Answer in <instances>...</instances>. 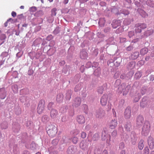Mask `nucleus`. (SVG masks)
Here are the masks:
<instances>
[{"label":"nucleus","mask_w":154,"mask_h":154,"mask_svg":"<svg viewBox=\"0 0 154 154\" xmlns=\"http://www.w3.org/2000/svg\"><path fill=\"white\" fill-rule=\"evenodd\" d=\"M144 122V118L143 117L140 115L138 116L136 120V125L138 126H141Z\"/></svg>","instance_id":"0eeeda50"},{"label":"nucleus","mask_w":154,"mask_h":154,"mask_svg":"<svg viewBox=\"0 0 154 154\" xmlns=\"http://www.w3.org/2000/svg\"><path fill=\"white\" fill-rule=\"evenodd\" d=\"M153 32V30L150 29L149 30H147L145 32V34H146L147 36L149 35L152 34Z\"/></svg>","instance_id":"a878e982"},{"label":"nucleus","mask_w":154,"mask_h":154,"mask_svg":"<svg viewBox=\"0 0 154 154\" xmlns=\"http://www.w3.org/2000/svg\"><path fill=\"white\" fill-rule=\"evenodd\" d=\"M139 99L140 98L139 97H138L137 98H136V99L134 100V101L135 102H137L139 100Z\"/></svg>","instance_id":"603ef678"},{"label":"nucleus","mask_w":154,"mask_h":154,"mask_svg":"<svg viewBox=\"0 0 154 154\" xmlns=\"http://www.w3.org/2000/svg\"><path fill=\"white\" fill-rule=\"evenodd\" d=\"M108 96L106 94H104L100 99V103L102 106H104L107 104Z\"/></svg>","instance_id":"1a4fd4ad"},{"label":"nucleus","mask_w":154,"mask_h":154,"mask_svg":"<svg viewBox=\"0 0 154 154\" xmlns=\"http://www.w3.org/2000/svg\"><path fill=\"white\" fill-rule=\"evenodd\" d=\"M8 52H3L2 53L1 55V57L2 58V59L8 55Z\"/></svg>","instance_id":"b1692460"},{"label":"nucleus","mask_w":154,"mask_h":154,"mask_svg":"<svg viewBox=\"0 0 154 154\" xmlns=\"http://www.w3.org/2000/svg\"><path fill=\"white\" fill-rule=\"evenodd\" d=\"M27 26V24H26V23L22 25V26L23 27H26Z\"/></svg>","instance_id":"4d7b16f0"},{"label":"nucleus","mask_w":154,"mask_h":154,"mask_svg":"<svg viewBox=\"0 0 154 154\" xmlns=\"http://www.w3.org/2000/svg\"><path fill=\"white\" fill-rule=\"evenodd\" d=\"M147 142L150 149H153L154 148V141L153 137L151 136L149 137Z\"/></svg>","instance_id":"6e6552de"},{"label":"nucleus","mask_w":154,"mask_h":154,"mask_svg":"<svg viewBox=\"0 0 154 154\" xmlns=\"http://www.w3.org/2000/svg\"><path fill=\"white\" fill-rule=\"evenodd\" d=\"M98 135L97 134H95L92 137V140L94 141H95L98 139Z\"/></svg>","instance_id":"2f4dec72"},{"label":"nucleus","mask_w":154,"mask_h":154,"mask_svg":"<svg viewBox=\"0 0 154 154\" xmlns=\"http://www.w3.org/2000/svg\"><path fill=\"white\" fill-rule=\"evenodd\" d=\"M48 117L47 116H43L42 118V120L45 122L48 120Z\"/></svg>","instance_id":"f704fd0d"},{"label":"nucleus","mask_w":154,"mask_h":154,"mask_svg":"<svg viewBox=\"0 0 154 154\" xmlns=\"http://www.w3.org/2000/svg\"><path fill=\"white\" fill-rule=\"evenodd\" d=\"M24 97H21L20 98V101L21 102H23V100L24 99Z\"/></svg>","instance_id":"09e8293b"},{"label":"nucleus","mask_w":154,"mask_h":154,"mask_svg":"<svg viewBox=\"0 0 154 154\" xmlns=\"http://www.w3.org/2000/svg\"><path fill=\"white\" fill-rule=\"evenodd\" d=\"M69 0H63V3L65 4H67Z\"/></svg>","instance_id":"8fccbe9b"},{"label":"nucleus","mask_w":154,"mask_h":154,"mask_svg":"<svg viewBox=\"0 0 154 154\" xmlns=\"http://www.w3.org/2000/svg\"><path fill=\"white\" fill-rule=\"evenodd\" d=\"M133 48L132 46H130L127 47L126 50L128 51H130Z\"/></svg>","instance_id":"a19ab883"},{"label":"nucleus","mask_w":154,"mask_h":154,"mask_svg":"<svg viewBox=\"0 0 154 154\" xmlns=\"http://www.w3.org/2000/svg\"><path fill=\"white\" fill-rule=\"evenodd\" d=\"M12 20V19L11 18H9V19H8L7 21H8V22H9V21H10L11 20Z\"/></svg>","instance_id":"0e129e2a"},{"label":"nucleus","mask_w":154,"mask_h":154,"mask_svg":"<svg viewBox=\"0 0 154 154\" xmlns=\"http://www.w3.org/2000/svg\"><path fill=\"white\" fill-rule=\"evenodd\" d=\"M81 100L80 97H77L75 100L74 105L75 107L79 106L81 103Z\"/></svg>","instance_id":"dca6fc26"},{"label":"nucleus","mask_w":154,"mask_h":154,"mask_svg":"<svg viewBox=\"0 0 154 154\" xmlns=\"http://www.w3.org/2000/svg\"><path fill=\"white\" fill-rule=\"evenodd\" d=\"M150 154H154V151H152L151 152Z\"/></svg>","instance_id":"69168bd1"},{"label":"nucleus","mask_w":154,"mask_h":154,"mask_svg":"<svg viewBox=\"0 0 154 154\" xmlns=\"http://www.w3.org/2000/svg\"><path fill=\"white\" fill-rule=\"evenodd\" d=\"M47 132L50 137H54L57 132V128L54 125H51L47 128Z\"/></svg>","instance_id":"f03ea898"},{"label":"nucleus","mask_w":154,"mask_h":154,"mask_svg":"<svg viewBox=\"0 0 154 154\" xmlns=\"http://www.w3.org/2000/svg\"><path fill=\"white\" fill-rule=\"evenodd\" d=\"M63 96L62 94H59L57 96L56 100L58 102H60L62 100Z\"/></svg>","instance_id":"393cba45"},{"label":"nucleus","mask_w":154,"mask_h":154,"mask_svg":"<svg viewBox=\"0 0 154 154\" xmlns=\"http://www.w3.org/2000/svg\"><path fill=\"white\" fill-rule=\"evenodd\" d=\"M18 18L19 19H21L23 18V15L21 14L18 15Z\"/></svg>","instance_id":"c03bdc74"},{"label":"nucleus","mask_w":154,"mask_h":154,"mask_svg":"<svg viewBox=\"0 0 154 154\" xmlns=\"http://www.w3.org/2000/svg\"><path fill=\"white\" fill-rule=\"evenodd\" d=\"M58 114V112L55 109H52L50 113V115L51 117L52 118H56V116Z\"/></svg>","instance_id":"4468645a"},{"label":"nucleus","mask_w":154,"mask_h":154,"mask_svg":"<svg viewBox=\"0 0 154 154\" xmlns=\"http://www.w3.org/2000/svg\"><path fill=\"white\" fill-rule=\"evenodd\" d=\"M23 154H29V153L28 151H25Z\"/></svg>","instance_id":"6e6d98bb"},{"label":"nucleus","mask_w":154,"mask_h":154,"mask_svg":"<svg viewBox=\"0 0 154 154\" xmlns=\"http://www.w3.org/2000/svg\"><path fill=\"white\" fill-rule=\"evenodd\" d=\"M109 106V107H108V109H109V110L111 109V107L110 106Z\"/></svg>","instance_id":"338daca9"},{"label":"nucleus","mask_w":154,"mask_h":154,"mask_svg":"<svg viewBox=\"0 0 154 154\" xmlns=\"http://www.w3.org/2000/svg\"><path fill=\"white\" fill-rule=\"evenodd\" d=\"M67 153L68 154H72V149H68L67 150Z\"/></svg>","instance_id":"58836bf2"},{"label":"nucleus","mask_w":154,"mask_h":154,"mask_svg":"<svg viewBox=\"0 0 154 154\" xmlns=\"http://www.w3.org/2000/svg\"><path fill=\"white\" fill-rule=\"evenodd\" d=\"M56 11H57V9L55 8H53L52 9V10H51V15L52 16H56Z\"/></svg>","instance_id":"cd10ccee"},{"label":"nucleus","mask_w":154,"mask_h":154,"mask_svg":"<svg viewBox=\"0 0 154 154\" xmlns=\"http://www.w3.org/2000/svg\"><path fill=\"white\" fill-rule=\"evenodd\" d=\"M8 22L7 21L5 23H4V25L5 27H7L8 26Z\"/></svg>","instance_id":"864d4df0"},{"label":"nucleus","mask_w":154,"mask_h":154,"mask_svg":"<svg viewBox=\"0 0 154 154\" xmlns=\"http://www.w3.org/2000/svg\"><path fill=\"white\" fill-rule=\"evenodd\" d=\"M105 114L104 111L102 109H100L97 111L95 115L96 117L101 118L105 116Z\"/></svg>","instance_id":"423d86ee"},{"label":"nucleus","mask_w":154,"mask_h":154,"mask_svg":"<svg viewBox=\"0 0 154 154\" xmlns=\"http://www.w3.org/2000/svg\"><path fill=\"white\" fill-rule=\"evenodd\" d=\"M112 25V27L115 29L120 25V21L115 20L113 21Z\"/></svg>","instance_id":"2eb2a0df"},{"label":"nucleus","mask_w":154,"mask_h":154,"mask_svg":"<svg viewBox=\"0 0 154 154\" xmlns=\"http://www.w3.org/2000/svg\"><path fill=\"white\" fill-rule=\"evenodd\" d=\"M116 134H117V132L115 131H113L112 134V136H116Z\"/></svg>","instance_id":"a18cd8bd"},{"label":"nucleus","mask_w":154,"mask_h":154,"mask_svg":"<svg viewBox=\"0 0 154 154\" xmlns=\"http://www.w3.org/2000/svg\"><path fill=\"white\" fill-rule=\"evenodd\" d=\"M148 102L147 101H142L140 103V106L143 108L146 107L147 106V103Z\"/></svg>","instance_id":"4be33fe9"},{"label":"nucleus","mask_w":154,"mask_h":154,"mask_svg":"<svg viewBox=\"0 0 154 154\" xmlns=\"http://www.w3.org/2000/svg\"><path fill=\"white\" fill-rule=\"evenodd\" d=\"M31 146H32V147L34 146V147L35 148V146H36V145H35V143H32L31 144Z\"/></svg>","instance_id":"13d9d810"},{"label":"nucleus","mask_w":154,"mask_h":154,"mask_svg":"<svg viewBox=\"0 0 154 154\" xmlns=\"http://www.w3.org/2000/svg\"><path fill=\"white\" fill-rule=\"evenodd\" d=\"M6 92L4 88L0 89V98L2 99H5L6 97Z\"/></svg>","instance_id":"ddd939ff"},{"label":"nucleus","mask_w":154,"mask_h":154,"mask_svg":"<svg viewBox=\"0 0 154 154\" xmlns=\"http://www.w3.org/2000/svg\"><path fill=\"white\" fill-rule=\"evenodd\" d=\"M80 57L82 59H85L87 57V53L85 51H82L80 52Z\"/></svg>","instance_id":"aec40b11"},{"label":"nucleus","mask_w":154,"mask_h":154,"mask_svg":"<svg viewBox=\"0 0 154 154\" xmlns=\"http://www.w3.org/2000/svg\"><path fill=\"white\" fill-rule=\"evenodd\" d=\"M76 120L79 124H83L85 122V118L84 116L82 115L78 116L76 118Z\"/></svg>","instance_id":"9d476101"},{"label":"nucleus","mask_w":154,"mask_h":154,"mask_svg":"<svg viewBox=\"0 0 154 154\" xmlns=\"http://www.w3.org/2000/svg\"><path fill=\"white\" fill-rule=\"evenodd\" d=\"M125 145L123 142L119 144V148L121 149H122L124 147Z\"/></svg>","instance_id":"4c0bfd02"},{"label":"nucleus","mask_w":154,"mask_h":154,"mask_svg":"<svg viewBox=\"0 0 154 154\" xmlns=\"http://www.w3.org/2000/svg\"><path fill=\"white\" fill-rule=\"evenodd\" d=\"M102 154H108L107 151L106 150H104Z\"/></svg>","instance_id":"3c124183"},{"label":"nucleus","mask_w":154,"mask_h":154,"mask_svg":"<svg viewBox=\"0 0 154 154\" xmlns=\"http://www.w3.org/2000/svg\"><path fill=\"white\" fill-rule=\"evenodd\" d=\"M128 125H126V128H130L131 127V125H129V126H127H127H128Z\"/></svg>","instance_id":"680f3d73"},{"label":"nucleus","mask_w":154,"mask_h":154,"mask_svg":"<svg viewBox=\"0 0 154 154\" xmlns=\"http://www.w3.org/2000/svg\"><path fill=\"white\" fill-rule=\"evenodd\" d=\"M130 88V85H128L126 86L125 84H123L119 86L118 89L121 92H123V95H125L129 91Z\"/></svg>","instance_id":"7ed1b4c3"},{"label":"nucleus","mask_w":154,"mask_h":154,"mask_svg":"<svg viewBox=\"0 0 154 154\" xmlns=\"http://www.w3.org/2000/svg\"><path fill=\"white\" fill-rule=\"evenodd\" d=\"M80 89L79 88H78V86H76L74 90L75 91H77L78 90Z\"/></svg>","instance_id":"49530a36"},{"label":"nucleus","mask_w":154,"mask_h":154,"mask_svg":"<svg viewBox=\"0 0 154 154\" xmlns=\"http://www.w3.org/2000/svg\"><path fill=\"white\" fill-rule=\"evenodd\" d=\"M141 75H142L141 73L140 72H136L135 74V77L137 79H139L141 76Z\"/></svg>","instance_id":"bb28decb"},{"label":"nucleus","mask_w":154,"mask_h":154,"mask_svg":"<svg viewBox=\"0 0 154 154\" xmlns=\"http://www.w3.org/2000/svg\"><path fill=\"white\" fill-rule=\"evenodd\" d=\"M151 125L148 121H146L144 124L142 128L141 134L143 135L147 136L149 132Z\"/></svg>","instance_id":"f257e3e1"},{"label":"nucleus","mask_w":154,"mask_h":154,"mask_svg":"<svg viewBox=\"0 0 154 154\" xmlns=\"http://www.w3.org/2000/svg\"><path fill=\"white\" fill-rule=\"evenodd\" d=\"M148 52V49L146 48H144L142 49L140 51L141 54L144 55L146 54Z\"/></svg>","instance_id":"5701e85b"},{"label":"nucleus","mask_w":154,"mask_h":154,"mask_svg":"<svg viewBox=\"0 0 154 154\" xmlns=\"http://www.w3.org/2000/svg\"><path fill=\"white\" fill-rule=\"evenodd\" d=\"M139 53L138 52H135L133 53L131 56V58L132 60H135L138 58L139 56Z\"/></svg>","instance_id":"a211bd4d"},{"label":"nucleus","mask_w":154,"mask_h":154,"mask_svg":"<svg viewBox=\"0 0 154 154\" xmlns=\"http://www.w3.org/2000/svg\"><path fill=\"white\" fill-rule=\"evenodd\" d=\"M108 137L109 138V140H107L106 143L108 144H110V139H111V136L110 135H108Z\"/></svg>","instance_id":"ea45409f"},{"label":"nucleus","mask_w":154,"mask_h":154,"mask_svg":"<svg viewBox=\"0 0 154 154\" xmlns=\"http://www.w3.org/2000/svg\"><path fill=\"white\" fill-rule=\"evenodd\" d=\"M31 9H33V10L35 11L36 10V7H32L31 8Z\"/></svg>","instance_id":"bf43d9fd"},{"label":"nucleus","mask_w":154,"mask_h":154,"mask_svg":"<svg viewBox=\"0 0 154 154\" xmlns=\"http://www.w3.org/2000/svg\"><path fill=\"white\" fill-rule=\"evenodd\" d=\"M149 150L148 147H146L143 150V154H149Z\"/></svg>","instance_id":"c85d7f7f"},{"label":"nucleus","mask_w":154,"mask_h":154,"mask_svg":"<svg viewBox=\"0 0 154 154\" xmlns=\"http://www.w3.org/2000/svg\"><path fill=\"white\" fill-rule=\"evenodd\" d=\"M103 88L102 86L99 87L98 89V92L100 94H102L103 93Z\"/></svg>","instance_id":"7c9ffc66"},{"label":"nucleus","mask_w":154,"mask_h":154,"mask_svg":"<svg viewBox=\"0 0 154 154\" xmlns=\"http://www.w3.org/2000/svg\"><path fill=\"white\" fill-rule=\"evenodd\" d=\"M45 102L43 100H40L38 105L37 107V112L39 114H41L45 109Z\"/></svg>","instance_id":"39448f33"},{"label":"nucleus","mask_w":154,"mask_h":154,"mask_svg":"<svg viewBox=\"0 0 154 154\" xmlns=\"http://www.w3.org/2000/svg\"><path fill=\"white\" fill-rule=\"evenodd\" d=\"M85 142L84 141H82L80 144V147L82 149H84L85 147V146L84 145Z\"/></svg>","instance_id":"c9c22d12"},{"label":"nucleus","mask_w":154,"mask_h":154,"mask_svg":"<svg viewBox=\"0 0 154 154\" xmlns=\"http://www.w3.org/2000/svg\"><path fill=\"white\" fill-rule=\"evenodd\" d=\"M11 15L13 17H15L16 16L17 14L15 12L13 11L11 13Z\"/></svg>","instance_id":"79ce46f5"},{"label":"nucleus","mask_w":154,"mask_h":154,"mask_svg":"<svg viewBox=\"0 0 154 154\" xmlns=\"http://www.w3.org/2000/svg\"><path fill=\"white\" fill-rule=\"evenodd\" d=\"M120 84V80H117L115 82V85H119Z\"/></svg>","instance_id":"37998d69"},{"label":"nucleus","mask_w":154,"mask_h":154,"mask_svg":"<svg viewBox=\"0 0 154 154\" xmlns=\"http://www.w3.org/2000/svg\"><path fill=\"white\" fill-rule=\"evenodd\" d=\"M20 8L21 9H23L24 8V6H21L20 7Z\"/></svg>","instance_id":"052dcab7"},{"label":"nucleus","mask_w":154,"mask_h":154,"mask_svg":"<svg viewBox=\"0 0 154 154\" xmlns=\"http://www.w3.org/2000/svg\"><path fill=\"white\" fill-rule=\"evenodd\" d=\"M144 140H140L139 141L138 145V148L139 149L142 150L143 149L144 147Z\"/></svg>","instance_id":"6ab92c4d"},{"label":"nucleus","mask_w":154,"mask_h":154,"mask_svg":"<svg viewBox=\"0 0 154 154\" xmlns=\"http://www.w3.org/2000/svg\"><path fill=\"white\" fill-rule=\"evenodd\" d=\"M118 124L117 122L116 119L112 120L109 124V128L111 129H114L116 127Z\"/></svg>","instance_id":"f8f14e48"},{"label":"nucleus","mask_w":154,"mask_h":154,"mask_svg":"<svg viewBox=\"0 0 154 154\" xmlns=\"http://www.w3.org/2000/svg\"><path fill=\"white\" fill-rule=\"evenodd\" d=\"M86 136H87V134L86 133H85L84 132H82L81 133V137L82 138H83V139L85 138L86 137Z\"/></svg>","instance_id":"72a5a7b5"},{"label":"nucleus","mask_w":154,"mask_h":154,"mask_svg":"<svg viewBox=\"0 0 154 154\" xmlns=\"http://www.w3.org/2000/svg\"><path fill=\"white\" fill-rule=\"evenodd\" d=\"M120 154H125V150H122Z\"/></svg>","instance_id":"5fc2aeb1"},{"label":"nucleus","mask_w":154,"mask_h":154,"mask_svg":"<svg viewBox=\"0 0 154 154\" xmlns=\"http://www.w3.org/2000/svg\"><path fill=\"white\" fill-rule=\"evenodd\" d=\"M134 35V32L133 31H130L129 32L128 36L129 38H131Z\"/></svg>","instance_id":"e433bc0d"},{"label":"nucleus","mask_w":154,"mask_h":154,"mask_svg":"<svg viewBox=\"0 0 154 154\" xmlns=\"http://www.w3.org/2000/svg\"><path fill=\"white\" fill-rule=\"evenodd\" d=\"M141 14V15L143 17H145L148 16V14L143 11H142Z\"/></svg>","instance_id":"473e14b6"},{"label":"nucleus","mask_w":154,"mask_h":154,"mask_svg":"<svg viewBox=\"0 0 154 154\" xmlns=\"http://www.w3.org/2000/svg\"><path fill=\"white\" fill-rule=\"evenodd\" d=\"M121 101L123 103H124V100L123 99L121 100Z\"/></svg>","instance_id":"e2e57ef3"},{"label":"nucleus","mask_w":154,"mask_h":154,"mask_svg":"<svg viewBox=\"0 0 154 154\" xmlns=\"http://www.w3.org/2000/svg\"><path fill=\"white\" fill-rule=\"evenodd\" d=\"M42 3H43L44 2L43 0H41Z\"/></svg>","instance_id":"774afa93"},{"label":"nucleus","mask_w":154,"mask_h":154,"mask_svg":"<svg viewBox=\"0 0 154 154\" xmlns=\"http://www.w3.org/2000/svg\"><path fill=\"white\" fill-rule=\"evenodd\" d=\"M105 23V20L104 18H100L99 22V24L101 26H104Z\"/></svg>","instance_id":"412c9836"},{"label":"nucleus","mask_w":154,"mask_h":154,"mask_svg":"<svg viewBox=\"0 0 154 154\" xmlns=\"http://www.w3.org/2000/svg\"><path fill=\"white\" fill-rule=\"evenodd\" d=\"M138 40L139 39L138 38L134 39L132 41V42L135 43L136 42H138Z\"/></svg>","instance_id":"de8ad7c7"},{"label":"nucleus","mask_w":154,"mask_h":154,"mask_svg":"<svg viewBox=\"0 0 154 154\" xmlns=\"http://www.w3.org/2000/svg\"><path fill=\"white\" fill-rule=\"evenodd\" d=\"M6 38V36L5 34H0V45L4 42V40Z\"/></svg>","instance_id":"f3484780"},{"label":"nucleus","mask_w":154,"mask_h":154,"mask_svg":"<svg viewBox=\"0 0 154 154\" xmlns=\"http://www.w3.org/2000/svg\"><path fill=\"white\" fill-rule=\"evenodd\" d=\"M146 24L145 23H137L135 25V31L136 33H140L142 29L146 28Z\"/></svg>","instance_id":"20e7f679"},{"label":"nucleus","mask_w":154,"mask_h":154,"mask_svg":"<svg viewBox=\"0 0 154 154\" xmlns=\"http://www.w3.org/2000/svg\"><path fill=\"white\" fill-rule=\"evenodd\" d=\"M72 140L73 143L76 144L78 141V139L76 137H74L72 138Z\"/></svg>","instance_id":"c756f323"},{"label":"nucleus","mask_w":154,"mask_h":154,"mask_svg":"<svg viewBox=\"0 0 154 154\" xmlns=\"http://www.w3.org/2000/svg\"><path fill=\"white\" fill-rule=\"evenodd\" d=\"M131 116V111L129 108H127L124 112V116L125 119H128L130 118Z\"/></svg>","instance_id":"9b49d317"}]
</instances>
